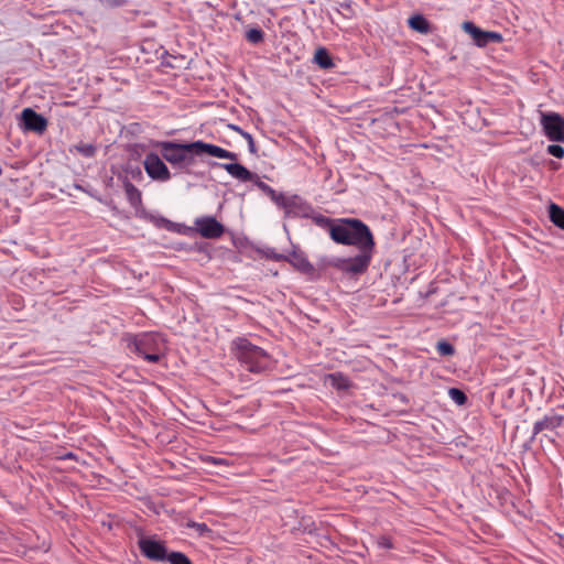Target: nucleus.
I'll return each instance as SVG.
<instances>
[{"label": "nucleus", "mask_w": 564, "mask_h": 564, "mask_svg": "<svg viewBox=\"0 0 564 564\" xmlns=\"http://www.w3.org/2000/svg\"><path fill=\"white\" fill-rule=\"evenodd\" d=\"M330 238L337 243L355 246L359 252L350 258H334L329 265L347 274H361L368 269L375 240L367 225L355 218L341 219L330 227Z\"/></svg>", "instance_id": "nucleus-1"}, {"label": "nucleus", "mask_w": 564, "mask_h": 564, "mask_svg": "<svg viewBox=\"0 0 564 564\" xmlns=\"http://www.w3.org/2000/svg\"><path fill=\"white\" fill-rule=\"evenodd\" d=\"M160 147L163 159L180 170H188L195 164V156L205 154L219 159H229L231 161L237 160L236 153L203 141L186 144L162 142Z\"/></svg>", "instance_id": "nucleus-2"}, {"label": "nucleus", "mask_w": 564, "mask_h": 564, "mask_svg": "<svg viewBox=\"0 0 564 564\" xmlns=\"http://www.w3.org/2000/svg\"><path fill=\"white\" fill-rule=\"evenodd\" d=\"M129 346L148 361L156 362L165 350V339L158 333H144L129 338Z\"/></svg>", "instance_id": "nucleus-3"}, {"label": "nucleus", "mask_w": 564, "mask_h": 564, "mask_svg": "<svg viewBox=\"0 0 564 564\" xmlns=\"http://www.w3.org/2000/svg\"><path fill=\"white\" fill-rule=\"evenodd\" d=\"M236 357L252 372H261L270 365V356L260 347L250 344L247 339L236 341Z\"/></svg>", "instance_id": "nucleus-4"}, {"label": "nucleus", "mask_w": 564, "mask_h": 564, "mask_svg": "<svg viewBox=\"0 0 564 564\" xmlns=\"http://www.w3.org/2000/svg\"><path fill=\"white\" fill-rule=\"evenodd\" d=\"M541 124L551 141L564 142V118L556 112H541Z\"/></svg>", "instance_id": "nucleus-5"}, {"label": "nucleus", "mask_w": 564, "mask_h": 564, "mask_svg": "<svg viewBox=\"0 0 564 564\" xmlns=\"http://www.w3.org/2000/svg\"><path fill=\"white\" fill-rule=\"evenodd\" d=\"M462 29L468 33L473 37L475 44L480 47L486 46L490 42L500 43L502 41V35L500 33L484 31L469 21H465L462 24Z\"/></svg>", "instance_id": "nucleus-6"}, {"label": "nucleus", "mask_w": 564, "mask_h": 564, "mask_svg": "<svg viewBox=\"0 0 564 564\" xmlns=\"http://www.w3.org/2000/svg\"><path fill=\"white\" fill-rule=\"evenodd\" d=\"M143 164L145 172L151 178L162 182L170 180V171L158 154H148Z\"/></svg>", "instance_id": "nucleus-7"}, {"label": "nucleus", "mask_w": 564, "mask_h": 564, "mask_svg": "<svg viewBox=\"0 0 564 564\" xmlns=\"http://www.w3.org/2000/svg\"><path fill=\"white\" fill-rule=\"evenodd\" d=\"M139 546L144 556L152 561L163 562L167 552L162 542L152 538L142 536L139 540Z\"/></svg>", "instance_id": "nucleus-8"}, {"label": "nucleus", "mask_w": 564, "mask_h": 564, "mask_svg": "<svg viewBox=\"0 0 564 564\" xmlns=\"http://www.w3.org/2000/svg\"><path fill=\"white\" fill-rule=\"evenodd\" d=\"M195 227L202 237L208 239L219 238L225 231L224 226L210 216L197 218Z\"/></svg>", "instance_id": "nucleus-9"}, {"label": "nucleus", "mask_w": 564, "mask_h": 564, "mask_svg": "<svg viewBox=\"0 0 564 564\" xmlns=\"http://www.w3.org/2000/svg\"><path fill=\"white\" fill-rule=\"evenodd\" d=\"M21 119L25 130L41 134L47 128V120L31 108L23 109Z\"/></svg>", "instance_id": "nucleus-10"}, {"label": "nucleus", "mask_w": 564, "mask_h": 564, "mask_svg": "<svg viewBox=\"0 0 564 564\" xmlns=\"http://www.w3.org/2000/svg\"><path fill=\"white\" fill-rule=\"evenodd\" d=\"M220 166L227 171L232 177L241 181V182H251L257 178V175L246 169L243 165L239 163H225L220 164Z\"/></svg>", "instance_id": "nucleus-11"}, {"label": "nucleus", "mask_w": 564, "mask_h": 564, "mask_svg": "<svg viewBox=\"0 0 564 564\" xmlns=\"http://www.w3.org/2000/svg\"><path fill=\"white\" fill-rule=\"evenodd\" d=\"M325 383L340 391L348 390L351 386L349 379L340 372L326 376Z\"/></svg>", "instance_id": "nucleus-12"}, {"label": "nucleus", "mask_w": 564, "mask_h": 564, "mask_svg": "<svg viewBox=\"0 0 564 564\" xmlns=\"http://www.w3.org/2000/svg\"><path fill=\"white\" fill-rule=\"evenodd\" d=\"M409 25L411 29L422 34H427L431 29L427 20L421 14L411 17L409 19Z\"/></svg>", "instance_id": "nucleus-13"}, {"label": "nucleus", "mask_w": 564, "mask_h": 564, "mask_svg": "<svg viewBox=\"0 0 564 564\" xmlns=\"http://www.w3.org/2000/svg\"><path fill=\"white\" fill-rule=\"evenodd\" d=\"M314 62L323 69H328L334 65L328 52L323 47L316 50Z\"/></svg>", "instance_id": "nucleus-14"}, {"label": "nucleus", "mask_w": 564, "mask_h": 564, "mask_svg": "<svg viewBox=\"0 0 564 564\" xmlns=\"http://www.w3.org/2000/svg\"><path fill=\"white\" fill-rule=\"evenodd\" d=\"M124 192L129 203L133 207H138L141 204V192L132 183H124Z\"/></svg>", "instance_id": "nucleus-15"}, {"label": "nucleus", "mask_w": 564, "mask_h": 564, "mask_svg": "<svg viewBox=\"0 0 564 564\" xmlns=\"http://www.w3.org/2000/svg\"><path fill=\"white\" fill-rule=\"evenodd\" d=\"M549 215L555 226L564 229V209L562 207L552 203L549 207Z\"/></svg>", "instance_id": "nucleus-16"}, {"label": "nucleus", "mask_w": 564, "mask_h": 564, "mask_svg": "<svg viewBox=\"0 0 564 564\" xmlns=\"http://www.w3.org/2000/svg\"><path fill=\"white\" fill-rule=\"evenodd\" d=\"M165 561L170 562L171 564H192L189 558L180 552H172L167 554Z\"/></svg>", "instance_id": "nucleus-17"}, {"label": "nucleus", "mask_w": 564, "mask_h": 564, "mask_svg": "<svg viewBox=\"0 0 564 564\" xmlns=\"http://www.w3.org/2000/svg\"><path fill=\"white\" fill-rule=\"evenodd\" d=\"M263 35V31L260 29H250L246 32V39L252 44L262 42Z\"/></svg>", "instance_id": "nucleus-18"}, {"label": "nucleus", "mask_w": 564, "mask_h": 564, "mask_svg": "<svg viewBox=\"0 0 564 564\" xmlns=\"http://www.w3.org/2000/svg\"><path fill=\"white\" fill-rule=\"evenodd\" d=\"M77 152H79L82 155L86 158H91L96 153V148L93 144L89 143H79L74 147Z\"/></svg>", "instance_id": "nucleus-19"}, {"label": "nucleus", "mask_w": 564, "mask_h": 564, "mask_svg": "<svg viewBox=\"0 0 564 564\" xmlns=\"http://www.w3.org/2000/svg\"><path fill=\"white\" fill-rule=\"evenodd\" d=\"M300 204V198L297 196H286V204H284V212L286 215H291L295 212V207Z\"/></svg>", "instance_id": "nucleus-20"}, {"label": "nucleus", "mask_w": 564, "mask_h": 564, "mask_svg": "<svg viewBox=\"0 0 564 564\" xmlns=\"http://www.w3.org/2000/svg\"><path fill=\"white\" fill-rule=\"evenodd\" d=\"M448 394H449L451 399L459 405L464 404L467 400V397L465 395V393L462 390L456 389V388H451L448 391Z\"/></svg>", "instance_id": "nucleus-21"}, {"label": "nucleus", "mask_w": 564, "mask_h": 564, "mask_svg": "<svg viewBox=\"0 0 564 564\" xmlns=\"http://www.w3.org/2000/svg\"><path fill=\"white\" fill-rule=\"evenodd\" d=\"M436 348L442 356H452L454 354V347L445 340L438 341Z\"/></svg>", "instance_id": "nucleus-22"}, {"label": "nucleus", "mask_w": 564, "mask_h": 564, "mask_svg": "<svg viewBox=\"0 0 564 564\" xmlns=\"http://www.w3.org/2000/svg\"><path fill=\"white\" fill-rule=\"evenodd\" d=\"M253 182L257 185V187L261 189L264 194H267L270 198L274 196L275 191L265 183H263L262 181H260L258 176L257 178H254Z\"/></svg>", "instance_id": "nucleus-23"}, {"label": "nucleus", "mask_w": 564, "mask_h": 564, "mask_svg": "<svg viewBox=\"0 0 564 564\" xmlns=\"http://www.w3.org/2000/svg\"><path fill=\"white\" fill-rule=\"evenodd\" d=\"M547 153L557 159H562L564 158V148L558 144H551L547 147Z\"/></svg>", "instance_id": "nucleus-24"}, {"label": "nucleus", "mask_w": 564, "mask_h": 564, "mask_svg": "<svg viewBox=\"0 0 564 564\" xmlns=\"http://www.w3.org/2000/svg\"><path fill=\"white\" fill-rule=\"evenodd\" d=\"M187 527L195 529L198 532V534H200V535H204V534L210 532V530L208 529V527L205 523L188 522Z\"/></svg>", "instance_id": "nucleus-25"}, {"label": "nucleus", "mask_w": 564, "mask_h": 564, "mask_svg": "<svg viewBox=\"0 0 564 564\" xmlns=\"http://www.w3.org/2000/svg\"><path fill=\"white\" fill-rule=\"evenodd\" d=\"M337 12L344 15L345 18H351L354 13L351 10V6L348 2L340 3V9H337Z\"/></svg>", "instance_id": "nucleus-26"}, {"label": "nucleus", "mask_w": 564, "mask_h": 564, "mask_svg": "<svg viewBox=\"0 0 564 564\" xmlns=\"http://www.w3.org/2000/svg\"><path fill=\"white\" fill-rule=\"evenodd\" d=\"M315 220H316V223H317L318 225H321V226H327L328 231L330 232V227H332L333 225H336L340 219H338V220L334 221V220H330V219L325 218V217H323V216H319V217H316V218H315Z\"/></svg>", "instance_id": "nucleus-27"}, {"label": "nucleus", "mask_w": 564, "mask_h": 564, "mask_svg": "<svg viewBox=\"0 0 564 564\" xmlns=\"http://www.w3.org/2000/svg\"><path fill=\"white\" fill-rule=\"evenodd\" d=\"M271 199L281 208L284 207V204H286V196L282 193H274V196L271 197Z\"/></svg>", "instance_id": "nucleus-28"}, {"label": "nucleus", "mask_w": 564, "mask_h": 564, "mask_svg": "<svg viewBox=\"0 0 564 564\" xmlns=\"http://www.w3.org/2000/svg\"><path fill=\"white\" fill-rule=\"evenodd\" d=\"M378 544L386 549H390L392 546L390 539L386 536H381L378 541Z\"/></svg>", "instance_id": "nucleus-29"}, {"label": "nucleus", "mask_w": 564, "mask_h": 564, "mask_svg": "<svg viewBox=\"0 0 564 564\" xmlns=\"http://www.w3.org/2000/svg\"><path fill=\"white\" fill-rule=\"evenodd\" d=\"M297 267H299L301 270H303V271L308 270V269H311V268H312V265L310 264V262H308V261H306L305 259H301V260L299 261V263H297Z\"/></svg>", "instance_id": "nucleus-30"}, {"label": "nucleus", "mask_w": 564, "mask_h": 564, "mask_svg": "<svg viewBox=\"0 0 564 564\" xmlns=\"http://www.w3.org/2000/svg\"><path fill=\"white\" fill-rule=\"evenodd\" d=\"M236 131L240 132L246 140H248V142L250 141V139H252L251 134L247 133V132H243L240 128L238 127H232Z\"/></svg>", "instance_id": "nucleus-31"}, {"label": "nucleus", "mask_w": 564, "mask_h": 564, "mask_svg": "<svg viewBox=\"0 0 564 564\" xmlns=\"http://www.w3.org/2000/svg\"><path fill=\"white\" fill-rule=\"evenodd\" d=\"M236 131L240 132L246 140H248V142L250 141V139H252L251 134L247 133V132H243L240 128L238 127H232Z\"/></svg>", "instance_id": "nucleus-32"}, {"label": "nucleus", "mask_w": 564, "mask_h": 564, "mask_svg": "<svg viewBox=\"0 0 564 564\" xmlns=\"http://www.w3.org/2000/svg\"><path fill=\"white\" fill-rule=\"evenodd\" d=\"M248 145H249V151H250L251 153H254V152H256V147H254L253 139H250V141H249Z\"/></svg>", "instance_id": "nucleus-33"}, {"label": "nucleus", "mask_w": 564, "mask_h": 564, "mask_svg": "<svg viewBox=\"0 0 564 564\" xmlns=\"http://www.w3.org/2000/svg\"><path fill=\"white\" fill-rule=\"evenodd\" d=\"M541 429H542V423H536L534 426L535 432L541 431Z\"/></svg>", "instance_id": "nucleus-34"}]
</instances>
